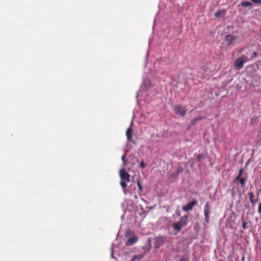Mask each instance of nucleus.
Listing matches in <instances>:
<instances>
[{
  "label": "nucleus",
  "instance_id": "obj_1",
  "mask_svg": "<svg viewBox=\"0 0 261 261\" xmlns=\"http://www.w3.org/2000/svg\"><path fill=\"white\" fill-rule=\"evenodd\" d=\"M125 233V237L127 239L125 242V245L127 246H132L137 243L138 241V236L135 234L133 232L130 231V229H126Z\"/></svg>",
  "mask_w": 261,
  "mask_h": 261
},
{
  "label": "nucleus",
  "instance_id": "obj_2",
  "mask_svg": "<svg viewBox=\"0 0 261 261\" xmlns=\"http://www.w3.org/2000/svg\"><path fill=\"white\" fill-rule=\"evenodd\" d=\"M249 60V59L247 56L242 55L235 60L234 66L237 69L240 70L243 68L244 64Z\"/></svg>",
  "mask_w": 261,
  "mask_h": 261
},
{
  "label": "nucleus",
  "instance_id": "obj_3",
  "mask_svg": "<svg viewBox=\"0 0 261 261\" xmlns=\"http://www.w3.org/2000/svg\"><path fill=\"white\" fill-rule=\"evenodd\" d=\"M173 109L174 110L176 114L179 115L181 116H184L187 113L186 106L175 105L173 107Z\"/></svg>",
  "mask_w": 261,
  "mask_h": 261
},
{
  "label": "nucleus",
  "instance_id": "obj_4",
  "mask_svg": "<svg viewBox=\"0 0 261 261\" xmlns=\"http://www.w3.org/2000/svg\"><path fill=\"white\" fill-rule=\"evenodd\" d=\"M187 215L182 217L178 222L174 224V228H181L185 227L187 225Z\"/></svg>",
  "mask_w": 261,
  "mask_h": 261
},
{
  "label": "nucleus",
  "instance_id": "obj_5",
  "mask_svg": "<svg viewBox=\"0 0 261 261\" xmlns=\"http://www.w3.org/2000/svg\"><path fill=\"white\" fill-rule=\"evenodd\" d=\"M154 248L155 249L159 248L165 242V237L164 236L156 237L154 238Z\"/></svg>",
  "mask_w": 261,
  "mask_h": 261
},
{
  "label": "nucleus",
  "instance_id": "obj_6",
  "mask_svg": "<svg viewBox=\"0 0 261 261\" xmlns=\"http://www.w3.org/2000/svg\"><path fill=\"white\" fill-rule=\"evenodd\" d=\"M197 203L196 199H193L192 201L188 202L186 205L182 207V210L185 212H188L192 210L194 205Z\"/></svg>",
  "mask_w": 261,
  "mask_h": 261
},
{
  "label": "nucleus",
  "instance_id": "obj_7",
  "mask_svg": "<svg viewBox=\"0 0 261 261\" xmlns=\"http://www.w3.org/2000/svg\"><path fill=\"white\" fill-rule=\"evenodd\" d=\"M204 214L205 220L207 223H208L210 221V205L208 202L206 203L204 207Z\"/></svg>",
  "mask_w": 261,
  "mask_h": 261
},
{
  "label": "nucleus",
  "instance_id": "obj_8",
  "mask_svg": "<svg viewBox=\"0 0 261 261\" xmlns=\"http://www.w3.org/2000/svg\"><path fill=\"white\" fill-rule=\"evenodd\" d=\"M119 175L122 180H125L129 182L130 179V175L124 170L121 169L119 171Z\"/></svg>",
  "mask_w": 261,
  "mask_h": 261
},
{
  "label": "nucleus",
  "instance_id": "obj_9",
  "mask_svg": "<svg viewBox=\"0 0 261 261\" xmlns=\"http://www.w3.org/2000/svg\"><path fill=\"white\" fill-rule=\"evenodd\" d=\"M237 39V37L232 35H227L226 36V41L228 45L232 44Z\"/></svg>",
  "mask_w": 261,
  "mask_h": 261
},
{
  "label": "nucleus",
  "instance_id": "obj_10",
  "mask_svg": "<svg viewBox=\"0 0 261 261\" xmlns=\"http://www.w3.org/2000/svg\"><path fill=\"white\" fill-rule=\"evenodd\" d=\"M248 195L249 196L250 201L251 204L254 205L256 203L257 199L256 198H254V192L250 190L248 193Z\"/></svg>",
  "mask_w": 261,
  "mask_h": 261
},
{
  "label": "nucleus",
  "instance_id": "obj_11",
  "mask_svg": "<svg viewBox=\"0 0 261 261\" xmlns=\"http://www.w3.org/2000/svg\"><path fill=\"white\" fill-rule=\"evenodd\" d=\"M132 134H133V129L131 127H129L126 132V136L127 137V139L128 142L132 141Z\"/></svg>",
  "mask_w": 261,
  "mask_h": 261
},
{
  "label": "nucleus",
  "instance_id": "obj_12",
  "mask_svg": "<svg viewBox=\"0 0 261 261\" xmlns=\"http://www.w3.org/2000/svg\"><path fill=\"white\" fill-rule=\"evenodd\" d=\"M151 247V240L148 238L146 241V245L142 247V249L144 250L145 251H149Z\"/></svg>",
  "mask_w": 261,
  "mask_h": 261
},
{
  "label": "nucleus",
  "instance_id": "obj_13",
  "mask_svg": "<svg viewBox=\"0 0 261 261\" xmlns=\"http://www.w3.org/2000/svg\"><path fill=\"white\" fill-rule=\"evenodd\" d=\"M204 117H202V116H198L194 118L190 122V125L191 126H193L195 125V124L199 120H200L202 119H204Z\"/></svg>",
  "mask_w": 261,
  "mask_h": 261
},
{
  "label": "nucleus",
  "instance_id": "obj_14",
  "mask_svg": "<svg viewBox=\"0 0 261 261\" xmlns=\"http://www.w3.org/2000/svg\"><path fill=\"white\" fill-rule=\"evenodd\" d=\"M144 257L143 254H137L134 255L130 261H139Z\"/></svg>",
  "mask_w": 261,
  "mask_h": 261
},
{
  "label": "nucleus",
  "instance_id": "obj_15",
  "mask_svg": "<svg viewBox=\"0 0 261 261\" xmlns=\"http://www.w3.org/2000/svg\"><path fill=\"white\" fill-rule=\"evenodd\" d=\"M246 180H247V175H246L245 177H244V176L241 177H240V178H238V179L237 180L239 181V182L241 185V187H243L245 186V181H246Z\"/></svg>",
  "mask_w": 261,
  "mask_h": 261
},
{
  "label": "nucleus",
  "instance_id": "obj_16",
  "mask_svg": "<svg viewBox=\"0 0 261 261\" xmlns=\"http://www.w3.org/2000/svg\"><path fill=\"white\" fill-rule=\"evenodd\" d=\"M241 4L243 7H249L252 5V3L248 1L242 2Z\"/></svg>",
  "mask_w": 261,
  "mask_h": 261
},
{
  "label": "nucleus",
  "instance_id": "obj_17",
  "mask_svg": "<svg viewBox=\"0 0 261 261\" xmlns=\"http://www.w3.org/2000/svg\"><path fill=\"white\" fill-rule=\"evenodd\" d=\"M243 170H244L243 168H241L239 170L238 175L234 178V181H237V180H238V178H240V177L243 176L242 175H243Z\"/></svg>",
  "mask_w": 261,
  "mask_h": 261
},
{
  "label": "nucleus",
  "instance_id": "obj_18",
  "mask_svg": "<svg viewBox=\"0 0 261 261\" xmlns=\"http://www.w3.org/2000/svg\"><path fill=\"white\" fill-rule=\"evenodd\" d=\"M126 182H127V181H126L125 180H121V181H120V185L122 187L123 189H125L126 186H127V183Z\"/></svg>",
  "mask_w": 261,
  "mask_h": 261
},
{
  "label": "nucleus",
  "instance_id": "obj_19",
  "mask_svg": "<svg viewBox=\"0 0 261 261\" xmlns=\"http://www.w3.org/2000/svg\"><path fill=\"white\" fill-rule=\"evenodd\" d=\"M196 159L198 161H200L201 159H205V157L201 154H197L195 155Z\"/></svg>",
  "mask_w": 261,
  "mask_h": 261
},
{
  "label": "nucleus",
  "instance_id": "obj_20",
  "mask_svg": "<svg viewBox=\"0 0 261 261\" xmlns=\"http://www.w3.org/2000/svg\"><path fill=\"white\" fill-rule=\"evenodd\" d=\"M224 11H218L217 12H216L215 13V16L216 17H220L222 13L223 12H224Z\"/></svg>",
  "mask_w": 261,
  "mask_h": 261
},
{
  "label": "nucleus",
  "instance_id": "obj_21",
  "mask_svg": "<svg viewBox=\"0 0 261 261\" xmlns=\"http://www.w3.org/2000/svg\"><path fill=\"white\" fill-rule=\"evenodd\" d=\"M260 190H261V189L256 188V199H258V196H259V192H260Z\"/></svg>",
  "mask_w": 261,
  "mask_h": 261
},
{
  "label": "nucleus",
  "instance_id": "obj_22",
  "mask_svg": "<svg viewBox=\"0 0 261 261\" xmlns=\"http://www.w3.org/2000/svg\"><path fill=\"white\" fill-rule=\"evenodd\" d=\"M140 167L143 169V168H145V167L146 166V165L144 163V161H142L140 163Z\"/></svg>",
  "mask_w": 261,
  "mask_h": 261
},
{
  "label": "nucleus",
  "instance_id": "obj_23",
  "mask_svg": "<svg viewBox=\"0 0 261 261\" xmlns=\"http://www.w3.org/2000/svg\"><path fill=\"white\" fill-rule=\"evenodd\" d=\"M137 185L138 186L139 189L141 191L142 190V187L140 182L139 180L137 182Z\"/></svg>",
  "mask_w": 261,
  "mask_h": 261
},
{
  "label": "nucleus",
  "instance_id": "obj_24",
  "mask_svg": "<svg viewBox=\"0 0 261 261\" xmlns=\"http://www.w3.org/2000/svg\"><path fill=\"white\" fill-rule=\"evenodd\" d=\"M258 213L261 215V202L259 203L258 208Z\"/></svg>",
  "mask_w": 261,
  "mask_h": 261
},
{
  "label": "nucleus",
  "instance_id": "obj_25",
  "mask_svg": "<svg viewBox=\"0 0 261 261\" xmlns=\"http://www.w3.org/2000/svg\"><path fill=\"white\" fill-rule=\"evenodd\" d=\"M121 159L122 160V161L125 163L126 162V160L125 159V154H124V155H122V158H121Z\"/></svg>",
  "mask_w": 261,
  "mask_h": 261
},
{
  "label": "nucleus",
  "instance_id": "obj_26",
  "mask_svg": "<svg viewBox=\"0 0 261 261\" xmlns=\"http://www.w3.org/2000/svg\"><path fill=\"white\" fill-rule=\"evenodd\" d=\"M253 56L254 57H256L257 55V54L256 51H254L253 53Z\"/></svg>",
  "mask_w": 261,
  "mask_h": 261
},
{
  "label": "nucleus",
  "instance_id": "obj_27",
  "mask_svg": "<svg viewBox=\"0 0 261 261\" xmlns=\"http://www.w3.org/2000/svg\"><path fill=\"white\" fill-rule=\"evenodd\" d=\"M174 230L175 231V232H174V233H177L179 230L180 229H174Z\"/></svg>",
  "mask_w": 261,
  "mask_h": 261
},
{
  "label": "nucleus",
  "instance_id": "obj_28",
  "mask_svg": "<svg viewBox=\"0 0 261 261\" xmlns=\"http://www.w3.org/2000/svg\"><path fill=\"white\" fill-rule=\"evenodd\" d=\"M180 261H184V259L182 258H180Z\"/></svg>",
  "mask_w": 261,
  "mask_h": 261
},
{
  "label": "nucleus",
  "instance_id": "obj_29",
  "mask_svg": "<svg viewBox=\"0 0 261 261\" xmlns=\"http://www.w3.org/2000/svg\"><path fill=\"white\" fill-rule=\"evenodd\" d=\"M243 226L244 227H245V224L244 223L243 224Z\"/></svg>",
  "mask_w": 261,
  "mask_h": 261
},
{
  "label": "nucleus",
  "instance_id": "obj_30",
  "mask_svg": "<svg viewBox=\"0 0 261 261\" xmlns=\"http://www.w3.org/2000/svg\"><path fill=\"white\" fill-rule=\"evenodd\" d=\"M229 261H232V260L230 259Z\"/></svg>",
  "mask_w": 261,
  "mask_h": 261
}]
</instances>
